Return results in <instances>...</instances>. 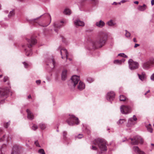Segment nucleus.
<instances>
[{
    "label": "nucleus",
    "instance_id": "4468645a",
    "mask_svg": "<svg viewBox=\"0 0 154 154\" xmlns=\"http://www.w3.org/2000/svg\"><path fill=\"white\" fill-rule=\"evenodd\" d=\"M59 48L60 49V53L61 56L62 58L63 59L64 57L63 55H65L66 57V60H67L68 59V53L67 50L64 48L60 49V47H59Z\"/></svg>",
    "mask_w": 154,
    "mask_h": 154
},
{
    "label": "nucleus",
    "instance_id": "a18cd8bd",
    "mask_svg": "<svg viewBox=\"0 0 154 154\" xmlns=\"http://www.w3.org/2000/svg\"><path fill=\"white\" fill-rule=\"evenodd\" d=\"M23 64L24 65V67L25 68H27V67L28 66V64L26 62H24L23 63Z\"/></svg>",
    "mask_w": 154,
    "mask_h": 154
},
{
    "label": "nucleus",
    "instance_id": "20e7f679",
    "mask_svg": "<svg viewBox=\"0 0 154 154\" xmlns=\"http://www.w3.org/2000/svg\"><path fill=\"white\" fill-rule=\"evenodd\" d=\"M94 144L98 147L101 153L107 150L106 142L103 139L98 138L96 139L93 141Z\"/></svg>",
    "mask_w": 154,
    "mask_h": 154
},
{
    "label": "nucleus",
    "instance_id": "4d7b16f0",
    "mask_svg": "<svg viewBox=\"0 0 154 154\" xmlns=\"http://www.w3.org/2000/svg\"><path fill=\"white\" fill-rule=\"evenodd\" d=\"M133 41L134 42H137V41L136 39V38H134L133 39Z\"/></svg>",
    "mask_w": 154,
    "mask_h": 154
},
{
    "label": "nucleus",
    "instance_id": "5701e85b",
    "mask_svg": "<svg viewBox=\"0 0 154 154\" xmlns=\"http://www.w3.org/2000/svg\"><path fill=\"white\" fill-rule=\"evenodd\" d=\"M67 71L66 70H63L61 74V79L62 80L64 81L66 80L67 78Z\"/></svg>",
    "mask_w": 154,
    "mask_h": 154
},
{
    "label": "nucleus",
    "instance_id": "774afa93",
    "mask_svg": "<svg viewBox=\"0 0 154 154\" xmlns=\"http://www.w3.org/2000/svg\"><path fill=\"white\" fill-rule=\"evenodd\" d=\"M151 145L152 146H154V144H153V143H151Z\"/></svg>",
    "mask_w": 154,
    "mask_h": 154
},
{
    "label": "nucleus",
    "instance_id": "b1692460",
    "mask_svg": "<svg viewBox=\"0 0 154 154\" xmlns=\"http://www.w3.org/2000/svg\"><path fill=\"white\" fill-rule=\"evenodd\" d=\"M146 6L145 4H143V5H140L138 6V10L140 11H143L146 9Z\"/></svg>",
    "mask_w": 154,
    "mask_h": 154
},
{
    "label": "nucleus",
    "instance_id": "f3484780",
    "mask_svg": "<svg viewBox=\"0 0 154 154\" xmlns=\"http://www.w3.org/2000/svg\"><path fill=\"white\" fill-rule=\"evenodd\" d=\"M19 148L17 145H14L12 149V152L11 154H20L19 151Z\"/></svg>",
    "mask_w": 154,
    "mask_h": 154
},
{
    "label": "nucleus",
    "instance_id": "f704fd0d",
    "mask_svg": "<svg viewBox=\"0 0 154 154\" xmlns=\"http://www.w3.org/2000/svg\"><path fill=\"white\" fill-rule=\"evenodd\" d=\"M114 63L115 64H117L119 65L122 64L121 63V61L118 60H115L114 61Z\"/></svg>",
    "mask_w": 154,
    "mask_h": 154
},
{
    "label": "nucleus",
    "instance_id": "9d476101",
    "mask_svg": "<svg viewBox=\"0 0 154 154\" xmlns=\"http://www.w3.org/2000/svg\"><path fill=\"white\" fill-rule=\"evenodd\" d=\"M129 68L131 70H134L139 68V64L133 60L132 59H130L128 61Z\"/></svg>",
    "mask_w": 154,
    "mask_h": 154
},
{
    "label": "nucleus",
    "instance_id": "09e8293b",
    "mask_svg": "<svg viewBox=\"0 0 154 154\" xmlns=\"http://www.w3.org/2000/svg\"><path fill=\"white\" fill-rule=\"evenodd\" d=\"M97 148L96 147V146H92L91 149L94 150H96L97 149Z\"/></svg>",
    "mask_w": 154,
    "mask_h": 154
},
{
    "label": "nucleus",
    "instance_id": "9b49d317",
    "mask_svg": "<svg viewBox=\"0 0 154 154\" xmlns=\"http://www.w3.org/2000/svg\"><path fill=\"white\" fill-rule=\"evenodd\" d=\"M7 93L4 92L2 89L0 88V103L2 104L4 103L6 97V94Z\"/></svg>",
    "mask_w": 154,
    "mask_h": 154
},
{
    "label": "nucleus",
    "instance_id": "49530a36",
    "mask_svg": "<svg viewBox=\"0 0 154 154\" xmlns=\"http://www.w3.org/2000/svg\"><path fill=\"white\" fill-rule=\"evenodd\" d=\"M5 135H4L2 138H0V142H2L4 140V138L5 137Z\"/></svg>",
    "mask_w": 154,
    "mask_h": 154
},
{
    "label": "nucleus",
    "instance_id": "052dcab7",
    "mask_svg": "<svg viewBox=\"0 0 154 154\" xmlns=\"http://www.w3.org/2000/svg\"><path fill=\"white\" fill-rule=\"evenodd\" d=\"M123 57L126 58H128V56L127 55H126L125 54Z\"/></svg>",
    "mask_w": 154,
    "mask_h": 154
},
{
    "label": "nucleus",
    "instance_id": "6ab92c4d",
    "mask_svg": "<svg viewBox=\"0 0 154 154\" xmlns=\"http://www.w3.org/2000/svg\"><path fill=\"white\" fill-rule=\"evenodd\" d=\"M95 25L97 27L101 28L105 26V23L104 21L101 20L96 22Z\"/></svg>",
    "mask_w": 154,
    "mask_h": 154
},
{
    "label": "nucleus",
    "instance_id": "0e129e2a",
    "mask_svg": "<svg viewBox=\"0 0 154 154\" xmlns=\"http://www.w3.org/2000/svg\"><path fill=\"white\" fill-rule=\"evenodd\" d=\"M17 0L18 1H19V2H23L24 1V0Z\"/></svg>",
    "mask_w": 154,
    "mask_h": 154
},
{
    "label": "nucleus",
    "instance_id": "3c124183",
    "mask_svg": "<svg viewBox=\"0 0 154 154\" xmlns=\"http://www.w3.org/2000/svg\"><path fill=\"white\" fill-rule=\"evenodd\" d=\"M120 60V61H121V63L122 64V63H124L125 61V59H124V58H122V59Z\"/></svg>",
    "mask_w": 154,
    "mask_h": 154
},
{
    "label": "nucleus",
    "instance_id": "c756f323",
    "mask_svg": "<svg viewBox=\"0 0 154 154\" xmlns=\"http://www.w3.org/2000/svg\"><path fill=\"white\" fill-rule=\"evenodd\" d=\"M148 131L150 132V133H152V128L150 124H149L146 127Z\"/></svg>",
    "mask_w": 154,
    "mask_h": 154
},
{
    "label": "nucleus",
    "instance_id": "423d86ee",
    "mask_svg": "<svg viewBox=\"0 0 154 154\" xmlns=\"http://www.w3.org/2000/svg\"><path fill=\"white\" fill-rule=\"evenodd\" d=\"M67 123L70 126H73L75 124L78 125L79 121L77 117H76L73 115H72L69 119L66 121Z\"/></svg>",
    "mask_w": 154,
    "mask_h": 154
},
{
    "label": "nucleus",
    "instance_id": "680f3d73",
    "mask_svg": "<svg viewBox=\"0 0 154 154\" xmlns=\"http://www.w3.org/2000/svg\"><path fill=\"white\" fill-rule=\"evenodd\" d=\"M27 97H28V99H30V98H32L30 95H28Z\"/></svg>",
    "mask_w": 154,
    "mask_h": 154
},
{
    "label": "nucleus",
    "instance_id": "5fc2aeb1",
    "mask_svg": "<svg viewBox=\"0 0 154 154\" xmlns=\"http://www.w3.org/2000/svg\"><path fill=\"white\" fill-rule=\"evenodd\" d=\"M151 4L153 6L154 5V0H152L151 1Z\"/></svg>",
    "mask_w": 154,
    "mask_h": 154
},
{
    "label": "nucleus",
    "instance_id": "864d4df0",
    "mask_svg": "<svg viewBox=\"0 0 154 154\" xmlns=\"http://www.w3.org/2000/svg\"><path fill=\"white\" fill-rule=\"evenodd\" d=\"M139 45H140L139 44H135L134 46V47L135 48H136L137 47L139 46Z\"/></svg>",
    "mask_w": 154,
    "mask_h": 154
},
{
    "label": "nucleus",
    "instance_id": "a211bd4d",
    "mask_svg": "<svg viewBox=\"0 0 154 154\" xmlns=\"http://www.w3.org/2000/svg\"><path fill=\"white\" fill-rule=\"evenodd\" d=\"M26 111L27 113V116L28 119L31 120H32L34 118L32 113L29 109H27L26 110Z\"/></svg>",
    "mask_w": 154,
    "mask_h": 154
},
{
    "label": "nucleus",
    "instance_id": "e433bc0d",
    "mask_svg": "<svg viewBox=\"0 0 154 154\" xmlns=\"http://www.w3.org/2000/svg\"><path fill=\"white\" fill-rule=\"evenodd\" d=\"M83 137V134H79L78 136L75 137V138H78L79 139L82 138Z\"/></svg>",
    "mask_w": 154,
    "mask_h": 154
},
{
    "label": "nucleus",
    "instance_id": "a878e982",
    "mask_svg": "<svg viewBox=\"0 0 154 154\" xmlns=\"http://www.w3.org/2000/svg\"><path fill=\"white\" fill-rule=\"evenodd\" d=\"M126 122V120L125 119H120L117 122L118 125L122 124Z\"/></svg>",
    "mask_w": 154,
    "mask_h": 154
},
{
    "label": "nucleus",
    "instance_id": "37998d69",
    "mask_svg": "<svg viewBox=\"0 0 154 154\" xmlns=\"http://www.w3.org/2000/svg\"><path fill=\"white\" fill-rule=\"evenodd\" d=\"M132 118V120L133 121H136L137 120V118L135 115H134L133 116V117Z\"/></svg>",
    "mask_w": 154,
    "mask_h": 154
},
{
    "label": "nucleus",
    "instance_id": "1a4fd4ad",
    "mask_svg": "<svg viewBox=\"0 0 154 154\" xmlns=\"http://www.w3.org/2000/svg\"><path fill=\"white\" fill-rule=\"evenodd\" d=\"M121 112L124 114H128L131 112V108L130 106L122 105L120 107Z\"/></svg>",
    "mask_w": 154,
    "mask_h": 154
},
{
    "label": "nucleus",
    "instance_id": "39448f33",
    "mask_svg": "<svg viewBox=\"0 0 154 154\" xmlns=\"http://www.w3.org/2000/svg\"><path fill=\"white\" fill-rule=\"evenodd\" d=\"M79 77L76 75H73L68 81V84L72 88H74L79 81Z\"/></svg>",
    "mask_w": 154,
    "mask_h": 154
},
{
    "label": "nucleus",
    "instance_id": "e2e57ef3",
    "mask_svg": "<svg viewBox=\"0 0 154 154\" xmlns=\"http://www.w3.org/2000/svg\"><path fill=\"white\" fill-rule=\"evenodd\" d=\"M150 92V90H148L147 91V92L145 94V95H146V94H147V93H148L149 92Z\"/></svg>",
    "mask_w": 154,
    "mask_h": 154
},
{
    "label": "nucleus",
    "instance_id": "de8ad7c7",
    "mask_svg": "<svg viewBox=\"0 0 154 154\" xmlns=\"http://www.w3.org/2000/svg\"><path fill=\"white\" fill-rule=\"evenodd\" d=\"M41 82V81L40 80H36V83L38 85H39L40 84Z\"/></svg>",
    "mask_w": 154,
    "mask_h": 154
},
{
    "label": "nucleus",
    "instance_id": "473e14b6",
    "mask_svg": "<svg viewBox=\"0 0 154 154\" xmlns=\"http://www.w3.org/2000/svg\"><path fill=\"white\" fill-rule=\"evenodd\" d=\"M38 153L40 154H45L43 149H40L38 150Z\"/></svg>",
    "mask_w": 154,
    "mask_h": 154
},
{
    "label": "nucleus",
    "instance_id": "8fccbe9b",
    "mask_svg": "<svg viewBox=\"0 0 154 154\" xmlns=\"http://www.w3.org/2000/svg\"><path fill=\"white\" fill-rule=\"evenodd\" d=\"M124 54H124V53H120V54H119L118 56L123 57V56L124 55Z\"/></svg>",
    "mask_w": 154,
    "mask_h": 154
},
{
    "label": "nucleus",
    "instance_id": "c85d7f7f",
    "mask_svg": "<svg viewBox=\"0 0 154 154\" xmlns=\"http://www.w3.org/2000/svg\"><path fill=\"white\" fill-rule=\"evenodd\" d=\"M87 81L89 83H91L94 81V79L91 77H88L86 78Z\"/></svg>",
    "mask_w": 154,
    "mask_h": 154
},
{
    "label": "nucleus",
    "instance_id": "7c9ffc66",
    "mask_svg": "<svg viewBox=\"0 0 154 154\" xmlns=\"http://www.w3.org/2000/svg\"><path fill=\"white\" fill-rule=\"evenodd\" d=\"M40 128L41 129L44 130L46 128V125L45 124L41 123L39 125Z\"/></svg>",
    "mask_w": 154,
    "mask_h": 154
},
{
    "label": "nucleus",
    "instance_id": "0eeeda50",
    "mask_svg": "<svg viewBox=\"0 0 154 154\" xmlns=\"http://www.w3.org/2000/svg\"><path fill=\"white\" fill-rule=\"evenodd\" d=\"M154 66V59L151 58L148 61L143 63L142 66L145 69H148Z\"/></svg>",
    "mask_w": 154,
    "mask_h": 154
},
{
    "label": "nucleus",
    "instance_id": "c9c22d12",
    "mask_svg": "<svg viewBox=\"0 0 154 154\" xmlns=\"http://www.w3.org/2000/svg\"><path fill=\"white\" fill-rule=\"evenodd\" d=\"M54 26L55 27L57 28H60L62 25L60 24H57L55 23L54 24Z\"/></svg>",
    "mask_w": 154,
    "mask_h": 154
},
{
    "label": "nucleus",
    "instance_id": "7ed1b4c3",
    "mask_svg": "<svg viewBox=\"0 0 154 154\" xmlns=\"http://www.w3.org/2000/svg\"><path fill=\"white\" fill-rule=\"evenodd\" d=\"M41 17H42L44 19H46L47 18H49L50 19V21L49 22H47L46 23H40L39 24L40 26L43 27H46L51 23V17L50 14L48 13L44 14L34 19L30 20L27 19V20L28 21L29 23L33 24L34 23H37L38 20Z\"/></svg>",
    "mask_w": 154,
    "mask_h": 154
},
{
    "label": "nucleus",
    "instance_id": "603ef678",
    "mask_svg": "<svg viewBox=\"0 0 154 154\" xmlns=\"http://www.w3.org/2000/svg\"><path fill=\"white\" fill-rule=\"evenodd\" d=\"M128 1L127 0H122L121 1V2L122 3H125L126 2H127Z\"/></svg>",
    "mask_w": 154,
    "mask_h": 154
},
{
    "label": "nucleus",
    "instance_id": "bf43d9fd",
    "mask_svg": "<svg viewBox=\"0 0 154 154\" xmlns=\"http://www.w3.org/2000/svg\"><path fill=\"white\" fill-rule=\"evenodd\" d=\"M134 3L135 4H138L139 3V2L138 1H136L134 2Z\"/></svg>",
    "mask_w": 154,
    "mask_h": 154
},
{
    "label": "nucleus",
    "instance_id": "79ce46f5",
    "mask_svg": "<svg viewBox=\"0 0 154 154\" xmlns=\"http://www.w3.org/2000/svg\"><path fill=\"white\" fill-rule=\"evenodd\" d=\"M8 79V77L7 76H5L3 79V81L5 82Z\"/></svg>",
    "mask_w": 154,
    "mask_h": 154
},
{
    "label": "nucleus",
    "instance_id": "6e6d98bb",
    "mask_svg": "<svg viewBox=\"0 0 154 154\" xmlns=\"http://www.w3.org/2000/svg\"><path fill=\"white\" fill-rule=\"evenodd\" d=\"M112 4V5H118V3L116 2H114Z\"/></svg>",
    "mask_w": 154,
    "mask_h": 154
},
{
    "label": "nucleus",
    "instance_id": "f8f14e48",
    "mask_svg": "<svg viewBox=\"0 0 154 154\" xmlns=\"http://www.w3.org/2000/svg\"><path fill=\"white\" fill-rule=\"evenodd\" d=\"M47 65L51 69H53L56 66V62L53 58L48 59L47 61Z\"/></svg>",
    "mask_w": 154,
    "mask_h": 154
},
{
    "label": "nucleus",
    "instance_id": "412c9836",
    "mask_svg": "<svg viewBox=\"0 0 154 154\" xmlns=\"http://www.w3.org/2000/svg\"><path fill=\"white\" fill-rule=\"evenodd\" d=\"M85 84L83 82L80 81L77 86L78 89L81 91L84 89L85 88Z\"/></svg>",
    "mask_w": 154,
    "mask_h": 154
},
{
    "label": "nucleus",
    "instance_id": "69168bd1",
    "mask_svg": "<svg viewBox=\"0 0 154 154\" xmlns=\"http://www.w3.org/2000/svg\"><path fill=\"white\" fill-rule=\"evenodd\" d=\"M121 3H122L121 2H119V3H118V5H121Z\"/></svg>",
    "mask_w": 154,
    "mask_h": 154
},
{
    "label": "nucleus",
    "instance_id": "72a5a7b5",
    "mask_svg": "<svg viewBox=\"0 0 154 154\" xmlns=\"http://www.w3.org/2000/svg\"><path fill=\"white\" fill-rule=\"evenodd\" d=\"M125 36L127 38L130 37L131 35L130 33L127 30H125Z\"/></svg>",
    "mask_w": 154,
    "mask_h": 154
},
{
    "label": "nucleus",
    "instance_id": "2eb2a0df",
    "mask_svg": "<svg viewBox=\"0 0 154 154\" xmlns=\"http://www.w3.org/2000/svg\"><path fill=\"white\" fill-rule=\"evenodd\" d=\"M133 149L137 154H146L143 151L140 150L137 146H134L133 148Z\"/></svg>",
    "mask_w": 154,
    "mask_h": 154
},
{
    "label": "nucleus",
    "instance_id": "bb28decb",
    "mask_svg": "<svg viewBox=\"0 0 154 154\" xmlns=\"http://www.w3.org/2000/svg\"><path fill=\"white\" fill-rule=\"evenodd\" d=\"M14 10H13L12 11H10L8 14V16L9 18H11L12 17L14 16L15 14Z\"/></svg>",
    "mask_w": 154,
    "mask_h": 154
},
{
    "label": "nucleus",
    "instance_id": "ea45409f",
    "mask_svg": "<svg viewBox=\"0 0 154 154\" xmlns=\"http://www.w3.org/2000/svg\"><path fill=\"white\" fill-rule=\"evenodd\" d=\"M35 145L36 146L38 147H41L39 145L38 141H36L35 142Z\"/></svg>",
    "mask_w": 154,
    "mask_h": 154
},
{
    "label": "nucleus",
    "instance_id": "58836bf2",
    "mask_svg": "<svg viewBox=\"0 0 154 154\" xmlns=\"http://www.w3.org/2000/svg\"><path fill=\"white\" fill-rule=\"evenodd\" d=\"M10 125V122H7L6 123H5L4 124V127L6 128H7L8 127V126Z\"/></svg>",
    "mask_w": 154,
    "mask_h": 154
},
{
    "label": "nucleus",
    "instance_id": "cd10ccee",
    "mask_svg": "<svg viewBox=\"0 0 154 154\" xmlns=\"http://www.w3.org/2000/svg\"><path fill=\"white\" fill-rule=\"evenodd\" d=\"M63 13L65 14L69 15L71 14V11L69 9H65Z\"/></svg>",
    "mask_w": 154,
    "mask_h": 154
},
{
    "label": "nucleus",
    "instance_id": "393cba45",
    "mask_svg": "<svg viewBox=\"0 0 154 154\" xmlns=\"http://www.w3.org/2000/svg\"><path fill=\"white\" fill-rule=\"evenodd\" d=\"M116 24V23L114 22L113 20H111L108 21L106 24L107 25L109 26H114Z\"/></svg>",
    "mask_w": 154,
    "mask_h": 154
},
{
    "label": "nucleus",
    "instance_id": "4be33fe9",
    "mask_svg": "<svg viewBox=\"0 0 154 154\" xmlns=\"http://www.w3.org/2000/svg\"><path fill=\"white\" fill-rule=\"evenodd\" d=\"M135 124V123L132 120V118H130L128 120L126 126L128 127H130L134 125Z\"/></svg>",
    "mask_w": 154,
    "mask_h": 154
},
{
    "label": "nucleus",
    "instance_id": "13d9d810",
    "mask_svg": "<svg viewBox=\"0 0 154 154\" xmlns=\"http://www.w3.org/2000/svg\"><path fill=\"white\" fill-rule=\"evenodd\" d=\"M60 23H67L66 21H61L60 22Z\"/></svg>",
    "mask_w": 154,
    "mask_h": 154
},
{
    "label": "nucleus",
    "instance_id": "ddd939ff",
    "mask_svg": "<svg viewBox=\"0 0 154 154\" xmlns=\"http://www.w3.org/2000/svg\"><path fill=\"white\" fill-rule=\"evenodd\" d=\"M115 93L112 91L108 92L106 96V99L110 102L112 101L115 98Z\"/></svg>",
    "mask_w": 154,
    "mask_h": 154
},
{
    "label": "nucleus",
    "instance_id": "f03ea898",
    "mask_svg": "<svg viewBox=\"0 0 154 154\" xmlns=\"http://www.w3.org/2000/svg\"><path fill=\"white\" fill-rule=\"evenodd\" d=\"M26 40L28 43L26 45H23V47L24 50V52L26 55L27 56H30L32 54L31 50V47L37 43L36 39L33 37H32L30 39H27Z\"/></svg>",
    "mask_w": 154,
    "mask_h": 154
},
{
    "label": "nucleus",
    "instance_id": "f257e3e1",
    "mask_svg": "<svg viewBox=\"0 0 154 154\" xmlns=\"http://www.w3.org/2000/svg\"><path fill=\"white\" fill-rule=\"evenodd\" d=\"M107 38V35L103 31H100L99 32L98 39L90 44V45H92V46L88 47V49L90 50L102 47L106 43Z\"/></svg>",
    "mask_w": 154,
    "mask_h": 154
},
{
    "label": "nucleus",
    "instance_id": "aec40b11",
    "mask_svg": "<svg viewBox=\"0 0 154 154\" xmlns=\"http://www.w3.org/2000/svg\"><path fill=\"white\" fill-rule=\"evenodd\" d=\"M139 79L142 81L145 80L146 78V75L144 72H142L141 74H137Z\"/></svg>",
    "mask_w": 154,
    "mask_h": 154
},
{
    "label": "nucleus",
    "instance_id": "6e6552de",
    "mask_svg": "<svg viewBox=\"0 0 154 154\" xmlns=\"http://www.w3.org/2000/svg\"><path fill=\"white\" fill-rule=\"evenodd\" d=\"M131 142V143L133 145H137L138 143L142 144L143 142V139L138 136H136L134 137L133 138H130Z\"/></svg>",
    "mask_w": 154,
    "mask_h": 154
},
{
    "label": "nucleus",
    "instance_id": "c03bdc74",
    "mask_svg": "<svg viewBox=\"0 0 154 154\" xmlns=\"http://www.w3.org/2000/svg\"><path fill=\"white\" fill-rule=\"evenodd\" d=\"M150 79L152 81H154V73H153L150 77Z\"/></svg>",
    "mask_w": 154,
    "mask_h": 154
},
{
    "label": "nucleus",
    "instance_id": "338daca9",
    "mask_svg": "<svg viewBox=\"0 0 154 154\" xmlns=\"http://www.w3.org/2000/svg\"><path fill=\"white\" fill-rule=\"evenodd\" d=\"M47 79L48 81H50V79L49 78H47Z\"/></svg>",
    "mask_w": 154,
    "mask_h": 154
},
{
    "label": "nucleus",
    "instance_id": "4c0bfd02",
    "mask_svg": "<svg viewBox=\"0 0 154 154\" xmlns=\"http://www.w3.org/2000/svg\"><path fill=\"white\" fill-rule=\"evenodd\" d=\"M38 128V127L35 125H34L32 127V129L33 130H35Z\"/></svg>",
    "mask_w": 154,
    "mask_h": 154
},
{
    "label": "nucleus",
    "instance_id": "2f4dec72",
    "mask_svg": "<svg viewBox=\"0 0 154 154\" xmlns=\"http://www.w3.org/2000/svg\"><path fill=\"white\" fill-rule=\"evenodd\" d=\"M126 99L125 97L123 95H120V100L121 101H124Z\"/></svg>",
    "mask_w": 154,
    "mask_h": 154
},
{
    "label": "nucleus",
    "instance_id": "dca6fc26",
    "mask_svg": "<svg viewBox=\"0 0 154 154\" xmlns=\"http://www.w3.org/2000/svg\"><path fill=\"white\" fill-rule=\"evenodd\" d=\"M74 24L76 26H85L84 23L79 19H76L74 20Z\"/></svg>",
    "mask_w": 154,
    "mask_h": 154
},
{
    "label": "nucleus",
    "instance_id": "a19ab883",
    "mask_svg": "<svg viewBox=\"0 0 154 154\" xmlns=\"http://www.w3.org/2000/svg\"><path fill=\"white\" fill-rule=\"evenodd\" d=\"M67 134V133L66 131H64L63 132V136L64 138H66V136Z\"/></svg>",
    "mask_w": 154,
    "mask_h": 154
}]
</instances>
